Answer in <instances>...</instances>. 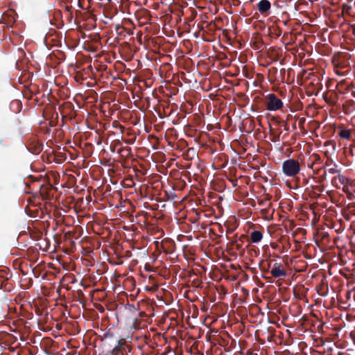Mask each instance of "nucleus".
I'll use <instances>...</instances> for the list:
<instances>
[{
  "label": "nucleus",
  "instance_id": "f257e3e1",
  "mask_svg": "<svg viewBox=\"0 0 355 355\" xmlns=\"http://www.w3.org/2000/svg\"><path fill=\"white\" fill-rule=\"evenodd\" d=\"M300 171V164L295 159L291 158L282 163V172L287 177H295Z\"/></svg>",
  "mask_w": 355,
  "mask_h": 355
},
{
  "label": "nucleus",
  "instance_id": "f03ea898",
  "mask_svg": "<svg viewBox=\"0 0 355 355\" xmlns=\"http://www.w3.org/2000/svg\"><path fill=\"white\" fill-rule=\"evenodd\" d=\"M264 105L269 111H276L283 107L282 101L275 94H268L264 97Z\"/></svg>",
  "mask_w": 355,
  "mask_h": 355
},
{
  "label": "nucleus",
  "instance_id": "7ed1b4c3",
  "mask_svg": "<svg viewBox=\"0 0 355 355\" xmlns=\"http://www.w3.org/2000/svg\"><path fill=\"white\" fill-rule=\"evenodd\" d=\"M270 273L274 278L284 279L287 276L284 266L280 263H275L272 266Z\"/></svg>",
  "mask_w": 355,
  "mask_h": 355
},
{
  "label": "nucleus",
  "instance_id": "20e7f679",
  "mask_svg": "<svg viewBox=\"0 0 355 355\" xmlns=\"http://www.w3.org/2000/svg\"><path fill=\"white\" fill-rule=\"evenodd\" d=\"M257 8L262 15L266 17L270 14L271 3L268 0H261L257 4Z\"/></svg>",
  "mask_w": 355,
  "mask_h": 355
},
{
  "label": "nucleus",
  "instance_id": "39448f33",
  "mask_svg": "<svg viewBox=\"0 0 355 355\" xmlns=\"http://www.w3.org/2000/svg\"><path fill=\"white\" fill-rule=\"evenodd\" d=\"M112 355H127L125 345L119 343V345L113 349Z\"/></svg>",
  "mask_w": 355,
  "mask_h": 355
},
{
  "label": "nucleus",
  "instance_id": "423d86ee",
  "mask_svg": "<svg viewBox=\"0 0 355 355\" xmlns=\"http://www.w3.org/2000/svg\"><path fill=\"white\" fill-rule=\"evenodd\" d=\"M263 238V234L258 230H254L250 233V240L252 243H259Z\"/></svg>",
  "mask_w": 355,
  "mask_h": 355
},
{
  "label": "nucleus",
  "instance_id": "0eeeda50",
  "mask_svg": "<svg viewBox=\"0 0 355 355\" xmlns=\"http://www.w3.org/2000/svg\"><path fill=\"white\" fill-rule=\"evenodd\" d=\"M339 135L343 139H349L351 137V132L349 130L344 129L339 132Z\"/></svg>",
  "mask_w": 355,
  "mask_h": 355
},
{
  "label": "nucleus",
  "instance_id": "6e6552de",
  "mask_svg": "<svg viewBox=\"0 0 355 355\" xmlns=\"http://www.w3.org/2000/svg\"><path fill=\"white\" fill-rule=\"evenodd\" d=\"M135 185V183L132 179V178H127L124 180V186L125 187L132 188Z\"/></svg>",
  "mask_w": 355,
  "mask_h": 355
},
{
  "label": "nucleus",
  "instance_id": "1a4fd4ad",
  "mask_svg": "<svg viewBox=\"0 0 355 355\" xmlns=\"http://www.w3.org/2000/svg\"><path fill=\"white\" fill-rule=\"evenodd\" d=\"M135 139H136V137H134L132 139H128V140H125V142L127 144H133L135 141Z\"/></svg>",
  "mask_w": 355,
  "mask_h": 355
},
{
  "label": "nucleus",
  "instance_id": "9d476101",
  "mask_svg": "<svg viewBox=\"0 0 355 355\" xmlns=\"http://www.w3.org/2000/svg\"><path fill=\"white\" fill-rule=\"evenodd\" d=\"M329 172L331 174H335L338 172V171L335 168H330L329 169Z\"/></svg>",
  "mask_w": 355,
  "mask_h": 355
},
{
  "label": "nucleus",
  "instance_id": "9b49d317",
  "mask_svg": "<svg viewBox=\"0 0 355 355\" xmlns=\"http://www.w3.org/2000/svg\"><path fill=\"white\" fill-rule=\"evenodd\" d=\"M304 121H305V118H301L299 120V124L302 125L304 123Z\"/></svg>",
  "mask_w": 355,
  "mask_h": 355
}]
</instances>
